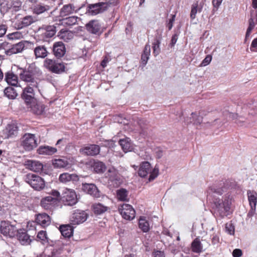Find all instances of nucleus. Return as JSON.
<instances>
[{
    "label": "nucleus",
    "instance_id": "f257e3e1",
    "mask_svg": "<svg viewBox=\"0 0 257 257\" xmlns=\"http://www.w3.org/2000/svg\"><path fill=\"white\" fill-rule=\"evenodd\" d=\"M226 188L223 184H214L207 190V199L212 203V209L215 217L222 219L231 214L232 212V198L229 194L221 196L225 192Z\"/></svg>",
    "mask_w": 257,
    "mask_h": 257
},
{
    "label": "nucleus",
    "instance_id": "f03ea898",
    "mask_svg": "<svg viewBox=\"0 0 257 257\" xmlns=\"http://www.w3.org/2000/svg\"><path fill=\"white\" fill-rule=\"evenodd\" d=\"M158 173V168L155 167L154 169H152L150 163L147 161L143 162L140 164L138 171L139 175L141 177H145L150 174L149 181H152L156 178Z\"/></svg>",
    "mask_w": 257,
    "mask_h": 257
},
{
    "label": "nucleus",
    "instance_id": "7ed1b4c3",
    "mask_svg": "<svg viewBox=\"0 0 257 257\" xmlns=\"http://www.w3.org/2000/svg\"><path fill=\"white\" fill-rule=\"evenodd\" d=\"M25 180L35 190L40 191L45 187L44 179L36 174H28L26 176Z\"/></svg>",
    "mask_w": 257,
    "mask_h": 257
},
{
    "label": "nucleus",
    "instance_id": "20e7f679",
    "mask_svg": "<svg viewBox=\"0 0 257 257\" xmlns=\"http://www.w3.org/2000/svg\"><path fill=\"white\" fill-rule=\"evenodd\" d=\"M116 0H110L106 3H99L88 6L87 13L94 16L105 11L110 5H115Z\"/></svg>",
    "mask_w": 257,
    "mask_h": 257
},
{
    "label": "nucleus",
    "instance_id": "39448f33",
    "mask_svg": "<svg viewBox=\"0 0 257 257\" xmlns=\"http://www.w3.org/2000/svg\"><path fill=\"white\" fill-rule=\"evenodd\" d=\"M44 66L51 72L57 74L61 73L65 70L63 63L51 59H46L44 60Z\"/></svg>",
    "mask_w": 257,
    "mask_h": 257
},
{
    "label": "nucleus",
    "instance_id": "423d86ee",
    "mask_svg": "<svg viewBox=\"0 0 257 257\" xmlns=\"http://www.w3.org/2000/svg\"><path fill=\"white\" fill-rule=\"evenodd\" d=\"M21 145L28 151H31L38 146L35 136L32 134H25L21 139Z\"/></svg>",
    "mask_w": 257,
    "mask_h": 257
},
{
    "label": "nucleus",
    "instance_id": "0eeeda50",
    "mask_svg": "<svg viewBox=\"0 0 257 257\" xmlns=\"http://www.w3.org/2000/svg\"><path fill=\"white\" fill-rule=\"evenodd\" d=\"M18 231V228L9 221H2L0 223V231L5 236L10 237H14Z\"/></svg>",
    "mask_w": 257,
    "mask_h": 257
},
{
    "label": "nucleus",
    "instance_id": "6e6552de",
    "mask_svg": "<svg viewBox=\"0 0 257 257\" xmlns=\"http://www.w3.org/2000/svg\"><path fill=\"white\" fill-rule=\"evenodd\" d=\"M119 211L122 217L126 220H132L135 217V210L128 204H123L119 208Z\"/></svg>",
    "mask_w": 257,
    "mask_h": 257
},
{
    "label": "nucleus",
    "instance_id": "1a4fd4ad",
    "mask_svg": "<svg viewBox=\"0 0 257 257\" xmlns=\"http://www.w3.org/2000/svg\"><path fill=\"white\" fill-rule=\"evenodd\" d=\"M64 201L67 205L72 206L77 202V198L74 191L71 189H67L63 196Z\"/></svg>",
    "mask_w": 257,
    "mask_h": 257
},
{
    "label": "nucleus",
    "instance_id": "9d476101",
    "mask_svg": "<svg viewBox=\"0 0 257 257\" xmlns=\"http://www.w3.org/2000/svg\"><path fill=\"white\" fill-rule=\"evenodd\" d=\"M80 152L86 156H95L100 152V147L96 145H90L80 149Z\"/></svg>",
    "mask_w": 257,
    "mask_h": 257
},
{
    "label": "nucleus",
    "instance_id": "9b49d317",
    "mask_svg": "<svg viewBox=\"0 0 257 257\" xmlns=\"http://www.w3.org/2000/svg\"><path fill=\"white\" fill-rule=\"evenodd\" d=\"M34 88L35 87L32 86H28L23 90L22 97L27 104L31 103L36 100L34 98Z\"/></svg>",
    "mask_w": 257,
    "mask_h": 257
},
{
    "label": "nucleus",
    "instance_id": "f8f14e48",
    "mask_svg": "<svg viewBox=\"0 0 257 257\" xmlns=\"http://www.w3.org/2000/svg\"><path fill=\"white\" fill-rule=\"evenodd\" d=\"M53 7V5L52 4L39 3L32 7V11L33 14L39 15L48 12Z\"/></svg>",
    "mask_w": 257,
    "mask_h": 257
},
{
    "label": "nucleus",
    "instance_id": "ddd939ff",
    "mask_svg": "<svg viewBox=\"0 0 257 257\" xmlns=\"http://www.w3.org/2000/svg\"><path fill=\"white\" fill-rule=\"evenodd\" d=\"M21 70L22 72L20 73V79L24 81L30 83V85L37 88L38 83L35 80L34 77L28 72L26 69H21Z\"/></svg>",
    "mask_w": 257,
    "mask_h": 257
},
{
    "label": "nucleus",
    "instance_id": "4468645a",
    "mask_svg": "<svg viewBox=\"0 0 257 257\" xmlns=\"http://www.w3.org/2000/svg\"><path fill=\"white\" fill-rule=\"evenodd\" d=\"M82 189L85 193L94 197L98 198L100 197L99 191L94 184L83 183Z\"/></svg>",
    "mask_w": 257,
    "mask_h": 257
},
{
    "label": "nucleus",
    "instance_id": "2eb2a0df",
    "mask_svg": "<svg viewBox=\"0 0 257 257\" xmlns=\"http://www.w3.org/2000/svg\"><path fill=\"white\" fill-rule=\"evenodd\" d=\"M86 219L87 214L85 212L77 211L72 214L70 221L73 224H78L84 222Z\"/></svg>",
    "mask_w": 257,
    "mask_h": 257
},
{
    "label": "nucleus",
    "instance_id": "dca6fc26",
    "mask_svg": "<svg viewBox=\"0 0 257 257\" xmlns=\"http://www.w3.org/2000/svg\"><path fill=\"white\" fill-rule=\"evenodd\" d=\"M56 27L55 25L45 26L40 29L43 39L52 37L56 33Z\"/></svg>",
    "mask_w": 257,
    "mask_h": 257
},
{
    "label": "nucleus",
    "instance_id": "f3484780",
    "mask_svg": "<svg viewBox=\"0 0 257 257\" xmlns=\"http://www.w3.org/2000/svg\"><path fill=\"white\" fill-rule=\"evenodd\" d=\"M25 165L26 168L36 172H41L43 168V165L41 163L34 160H27L25 162Z\"/></svg>",
    "mask_w": 257,
    "mask_h": 257
},
{
    "label": "nucleus",
    "instance_id": "a211bd4d",
    "mask_svg": "<svg viewBox=\"0 0 257 257\" xmlns=\"http://www.w3.org/2000/svg\"><path fill=\"white\" fill-rule=\"evenodd\" d=\"M205 115L204 111L201 110L199 112H194L191 113L188 123H192L195 125H200L203 120V116Z\"/></svg>",
    "mask_w": 257,
    "mask_h": 257
},
{
    "label": "nucleus",
    "instance_id": "6ab92c4d",
    "mask_svg": "<svg viewBox=\"0 0 257 257\" xmlns=\"http://www.w3.org/2000/svg\"><path fill=\"white\" fill-rule=\"evenodd\" d=\"M18 133V128L16 124H9L4 131L3 136L5 139H9L16 136Z\"/></svg>",
    "mask_w": 257,
    "mask_h": 257
},
{
    "label": "nucleus",
    "instance_id": "aec40b11",
    "mask_svg": "<svg viewBox=\"0 0 257 257\" xmlns=\"http://www.w3.org/2000/svg\"><path fill=\"white\" fill-rule=\"evenodd\" d=\"M58 202L55 197L48 196L42 199L41 201V206L45 209H51L52 207L57 204Z\"/></svg>",
    "mask_w": 257,
    "mask_h": 257
},
{
    "label": "nucleus",
    "instance_id": "412c9836",
    "mask_svg": "<svg viewBox=\"0 0 257 257\" xmlns=\"http://www.w3.org/2000/svg\"><path fill=\"white\" fill-rule=\"evenodd\" d=\"M53 51L56 57L61 58L63 56L65 53V47L64 44L61 42H56L53 45Z\"/></svg>",
    "mask_w": 257,
    "mask_h": 257
},
{
    "label": "nucleus",
    "instance_id": "4be33fe9",
    "mask_svg": "<svg viewBox=\"0 0 257 257\" xmlns=\"http://www.w3.org/2000/svg\"><path fill=\"white\" fill-rule=\"evenodd\" d=\"M16 235L22 244H29L31 241L30 236L24 229H18Z\"/></svg>",
    "mask_w": 257,
    "mask_h": 257
},
{
    "label": "nucleus",
    "instance_id": "5701e85b",
    "mask_svg": "<svg viewBox=\"0 0 257 257\" xmlns=\"http://www.w3.org/2000/svg\"><path fill=\"white\" fill-rule=\"evenodd\" d=\"M76 12L77 10L74 6L72 4H69L64 5L61 9L60 16L61 17H64Z\"/></svg>",
    "mask_w": 257,
    "mask_h": 257
},
{
    "label": "nucleus",
    "instance_id": "b1692460",
    "mask_svg": "<svg viewBox=\"0 0 257 257\" xmlns=\"http://www.w3.org/2000/svg\"><path fill=\"white\" fill-rule=\"evenodd\" d=\"M36 221L38 224L43 227L49 225L51 223L50 217L46 213H41L37 215Z\"/></svg>",
    "mask_w": 257,
    "mask_h": 257
},
{
    "label": "nucleus",
    "instance_id": "393cba45",
    "mask_svg": "<svg viewBox=\"0 0 257 257\" xmlns=\"http://www.w3.org/2000/svg\"><path fill=\"white\" fill-rule=\"evenodd\" d=\"M85 27L88 32L94 34L98 33L100 29V26L96 20L90 21L86 25Z\"/></svg>",
    "mask_w": 257,
    "mask_h": 257
},
{
    "label": "nucleus",
    "instance_id": "a878e982",
    "mask_svg": "<svg viewBox=\"0 0 257 257\" xmlns=\"http://www.w3.org/2000/svg\"><path fill=\"white\" fill-rule=\"evenodd\" d=\"M25 42H26L21 41L15 45H11V47L7 51V55H11L14 54L21 52L25 48Z\"/></svg>",
    "mask_w": 257,
    "mask_h": 257
},
{
    "label": "nucleus",
    "instance_id": "bb28decb",
    "mask_svg": "<svg viewBox=\"0 0 257 257\" xmlns=\"http://www.w3.org/2000/svg\"><path fill=\"white\" fill-rule=\"evenodd\" d=\"M79 179L78 176L75 174H70L67 173L61 174L59 176V180L60 182L66 183L71 181H77Z\"/></svg>",
    "mask_w": 257,
    "mask_h": 257
},
{
    "label": "nucleus",
    "instance_id": "cd10ccee",
    "mask_svg": "<svg viewBox=\"0 0 257 257\" xmlns=\"http://www.w3.org/2000/svg\"><path fill=\"white\" fill-rule=\"evenodd\" d=\"M57 149L49 146H42L38 149V153L40 155H52L57 152Z\"/></svg>",
    "mask_w": 257,
    "mask_h": 257
},
{
    "label": "nucleus",
    "instance_id": "c85d7f7f",
    "mask_svg": "<svg viewBox=\"0 0 257 257\" xmlns=\"http://www.w3.org/2000/svg\"><path fill=\"white\" fill-rule=\"evenodd\" d=\"M30 104V107L31 110L34 113L37 115L42 114L45 109V106L43 104L41 103H37L36 100L34 102H32Z\"/></svg>",
    "mask_w": 257,
    "mask_h": 257
},
{
    "label": "nucleus",
    "instance_id": "c756f323",
    "mask_svg": "<svg viewBox=\"0 0 257 257\" xmlns=\"http://www.w3.org/2000/svg\"><path fill=\"white\" fill-rule=\"evenodd\" d=\"M36 21L35 18L32 16H27L24 17L21 21L18 23V29H22L27 27Z\"/></svg>",
    "mask_w": 257,
    "mask_h": 257
},
{
    "label": "nucleus",
    "instance_id": "7c9ffc66",
    "mask_svg": "<svg viewBox=\"0 0 257 257\" xmlns=\"http://www.w3.org/2000/svg\"><path fill=\"white\" fill-rule=\"evenodd\" d=\"M5 79L7 82L11 85L17 86L18 83V76L11 71L6 74Z\"/></svg>",
    "mask_w": 257,
    "mask_h": 257
},
{
    "label": "nucleus",
    "instance_id": "2f4dec72",
    "mask_svg": "<svg viewBox=\"0 0 257 257\" xmlns=\"http://www.w3.org/2000/svg\"><path fill=\"white\" fill-rule=\"evenodd\" d=\"M191 250L193 252L199 253L203 251V245L199 238H196L191 243Z\"/></svg>",
    "mask_w": 257,
    "mask_h": 257
},
{
    "label": "nucleus",
    "instance_id": "473e14b6",
    "mask_svg": "<svg viewBox=\"0 0 257 257\" xmlns=\"http://www.w3.org/2000/svg\"><path fill=\"white\" fill-rule=\"evenodd\" d=\"M119 144L124 152L126 153L131 151L132 143L128 138L120 139L119 141Z\"/></svg>",
    "mask_w": 257,
    "mask_h": 257
},
{
    "label": "nucleus",
    "instance_id": "72a5a7b5",
    "mask_svg": "<svg viewBox=\"0 0 257 257\" xmlns=\"http://www.w3.org/2000/svg\"><path fill=\"white\" fill-rule=\"evenodd\" d=\"M80 19L76 16L69 17L60 21L61 24L71 26L77 24L78 21Z\"/></svg>",
    "mask_w": 257,
    "mask_h": 257
},
{
    "label": "nucleus",
    "instance_id": "f704fd0d",
    "mask_svg": "<svg viewBox=\"0 0 257 257\" xmlns=\"http://www.w3.org/2000/svg\"><path fill=\"white\" fill-rule=\"evenodd\" d=\"M60 231L65 237H69L72 235L73 229L70 225H63L60 227Z\"/></svg>",
    "mask_w": 257,
    "mask_h": 257
},
{
    "label": "nucleus",
    "instance_id": "c9c22d12",
    "mask_svg": "<svg viewBox=\"0 0 257 257\" xmlns=\"http://www.w3.org/2000/svg\"><path fill=\"white\" fill-rule=\"evenodd\" d=\"M36 58H45L48 55V51L44 46H39L34 49Z\"/></svg>",
    "mask_w": 257,
    "mask_h": 257
},
{
    "label": "nucleus",
    "instance_id": "e433bc0d",
    "mask_svg": "<svg viewBox=\"0 0 257 257\" xmlns=\"http://www.w3.org/2000/svg\"><path fill=\"white\" fill-rule=\"evenodd\" d=\"M58 36L60 39L68 42L73 38V34L71 31L62 29L58 33Z\"/></svg>",
    "mask_w": 257,
    "mask_h": 257
},
{
    "label": "nucleus",
    "instance_id": "4c0bfd02",
    "mask_svg": "<svg viewBox=\"0 0 257 257\" xmlns=\"http://www.w3.org/2000/svg\"><path fill=\"white\" fill-rule=\"evenodd\" d=\"M94 212L97 214H101L106 212L108 207L100 203H96L92 205Z\"/></svg>",
    "mask_w": 257,
    "mask_h": 257
},
{
    "label": "nucleus",
    "instance_id": "58836bf2",
    "mask_svg": "<svg viewBox=\"0 0 257 257\" xmlns=\"http://www.w3.org/2000/svg\"><path fill=\"white\" fill-rule=\"evenodd\" d=\"M12 7V0H0V11L5 14Z\"/></svg>",
    "mask_w": 257,
    "mask_h": 257
},
{
    "label": "nucleus",
    "instance_id": "ea45409f",
    "mask_svg": "<svg viewBox=\"0 0 257 257\" xmlns=\"http://www.w3.org/2000/svg\"><path fill=\"white\" fill-rule=\"evenodd\" d=\"M249 205L256 207L257 203V193L254 191L249 190L247 192Z\"/></svg>",
    "mask_w": 257,
    "mask_h": 257
},
{
    "label": "nucleus",
    "instance_id": "a19ab883",
    "mask_svg": "<svg viewBox=\"0 0 257 257\" xmlns=\"http://www.w3.org/2000/svg\"><path fill=\"white\" fill-rule=\"evenodd\" d=\"M69 165V163L66 159H55L53 162V166L55 168H64Z\"/></svg>",
    "mask_w": 257,
    "mask_h": 257
},
{
    "label": "nucleus",
    "instance_id": "79ce46f5",
    "mask_svg": "<svg viewBox=\"0 0 257 257\" xmlns=\"http://www.w3.org/2000/svg\"><path fill=\"white\" fill-rule=\"evenodd\" d=\"M64 245L61 243L56 246L52 251L50 257H61L63 251Z\"/></svg>",
    "mask_w": 257,
    "mask_h": 257
},
{
    "label": "nucleus",
    "instance_id": "37998d69",
    "mask_svg": "<svg viewBox=\"0 0 257 257\" xmlns=\"http://www.w3.org/2000/svg\"><path fill=\"white\" fill-rule=\"evenodd\" d=\"M139 225L140 229L147 232L150 229V224L145 217H141L139 219Z\"/></svg>",
    "mask_w": 257,
    "mask_h": 257
},
{
    "label": "nucleus",
    "instance_id": "c03bdc74",
    "mask_svg": "<svg viewBox=\"0 0 257 257\" xmlns=\"http://www.w3.org/2000/svg\"><path fill=\"white\" fill-rule=\"evenodd\" d=\"M28 72L32 74L33 77L36 75L41 74V71L35 63H32L29 65L26 69Z\"/></svg>",
    "mask_w": 257,
    "mask_h": 257
},
{
    "label": "nucleus",
    "instance_id": "a18cd8bd",
    "mask_svg": "<svg viewBox=\"0 0 257 257\" xmlns=\"http://www.w3.org/2000/svg\"><path fill=\"white\" fill-rule=\"evenodd\" d=\"M229 116L232 119H236L235 122L239 125H242L243 123L245 121V118L242 115H238V114H233L231 113H228Z\"/></svg>",
    "mask_w": 257,
    "mask_h": 257
},
{
    "label": "nucleus",
    "instance_id": "49530a36",
    "mask_svg": "<svg viewBox=\"0 0 257 257\" xmlns=\"http://www.w3.org/2000/svg\"><path fill=\"white\" fill-rule=\"evenodd\" d=\"M94 170L97 173H102L106 169L105 165L101 162L97 161L94 163Z\"/></svg>",
    "mask_w": 257,
    "mask_h": 257
},
{
    "label": "nucleus",
    "instance_id": "de8ad7c7",
    "mask_svg": "<svg viewBox=\"0 0 257 257\" xmlns=\"http://www.w3.org/2000/svg\"><path fill=\"white\" fill-rule=\"evenodd\" d=\"M5 95L10 99H14L17 96V93L14 88L12 87H8L4 90Z\"/></svg>",
    "mask_w": 257,
    "mask_h": 257
},
{
    "label": "nucleus",
    "instance_id": "09e8293b",
    "mask_svg": "<svg viewBox=\"0 0 257 257\" xmlns=\"http://www.w3.org/2000/svg\"><path fill=\"white\" fill-rule=\"evenodd\" d=\"M150 51V46L149 45H146L145 47L144 53L142 55L141 58L142 62L144 63V64H146V63H147V61L149 58Z\"/></svg>",
    "mask_w": 257,
    "mask_h": 257
},
{
    "label": "nucleus",
    "instance_id": "8fccbe9b",
    "mask_svg": "<svg viewBox=\"0 0 257 257\" xmlns=\"http://www.w3.org/2000/svg\"><path fill=\"white\" fill-rule=\"evenodd\" d=\"M127 195V191L125 189L122 188L117 191V196L119 200L123 201H128Z\"/></svg>",
    "mask_w": 257,
    "mask_h": 257
},
{
    "label": "nucleus",
    "instance_id": "3c124183",
    "mask_svg": "<svg viewBox=\"0 0 257 257\" xmlns=\"http://www.w3.org/2000/svg\"><path fill=\"white\" fill-rule=\"evenodd\" d=\"M107 177L112 181L117 178L118 171L114 168H109L107 172Z\"/></svg>",
    "mask_w": 257,
    "mask_h": 257
},
{
    "label": "nucleus",
    "instance_id": "603ef678",
    "mask_svg": "<svg viewBox=\"0 0 257 257\" xmlns=\"http://www.w3.org/2000/svg\"><path fill=\"white\" fill-rule=\"evenodd\" d=\"M161 43L159 39H157L155 40V42L153 44V53L155 56H157L160 51V44Z\"/></svg>",
    "mask_w": 257,
    "mask_h": 257
},
{
    "label": "nucleus",
    "instance_id": "864d4df0",
    "mask_svg": "<svg viewBox=\"0 0 257 257\" xmlns=\"http://www.w3.org/2000/svg\"><path fill=\"white\" fill-rule=\"evenodd\" d=\"M37 237L41 241L43 244L48 242V238L47 234L45 231H40L38 232Z\"/></svg>",
    "mask_w": 257,
    "mask_h": 257
},
{
    "label": "nucleus",
    "instance_id": "5fc2aeb1",
    "mask_svg": "<svg viewBox=\"0 0 257 257\" xmlns=\"http://www.w3.org/2000/svg\"><path fill=\"white\" fill-rule=\"evenodd\" d=\"M11 47V44L8 42H4L0 44V52H4L7 55V51Z\"/></svg>",
    "mask_w": 257,
    "mask_h": 257
},
{
    "label": "nucleus",
    "instance_id": "6e6d98bb",
    "mask_svg": "<svg viewBox=\"0 0 257 257\" xmlns=\"http://www.w3.org/2000/svg\"><path fill=\"white\" fill-rule=\"evenodd\" d=\"M225 230L230 235H233L234 233V227L230 222L226 224Z\"/></svg>",
    "mask_w": 257,
    "mask_h": 257
},
{
    "label": "nucleus",
    "instance_id": "4d7b16f0",
    "mask_svg": "<svg viewBox=\"0 0 257 257\" xmlns=\"http://www.w3.org/2000/svg\"><path fill=\"white\" fill-rule=\"evenodd\" d=\"M198 4L197 3L194 4L191 8L190 13V17L192 19H194L196 17V14L198 11Z\"/></svg>",
    "mask_w": 257,
    "mask_h": 257
},
{
    "label": "nucleus",
    "instance_id": "13d9d810",
    "mask_svg": "<svg viewBox=\"0 0 257 257\" xmlns=\"http://www.w3.org/2000/svg\"><path fill=\"white\" fill-rule=\"evenodd\" d=\"M223 0H212V3L213 7L212 12L215 13L217 11L219 7L221 5Z\"/></svg>",
    "mask_w": 257,
    "mask_h": 257
},
{
    "label": "nucleus",
    "instance_id": "bf43d9fd",
    "mask_svg": "<svg viewBox=\"0 0 257 257\" xmlns=\"http://www.w3.org/2000/svg\"><path fill=\"white\" fill-rule=\"evenodd\" d=\"M8 37L10 39L12 40L19 39L23 37V35L21 33L16 32L8 35Z\"/></svg>",
    "mask_w": 257,
    "mask_h": 257
},
{
    "label": "nucleus",
    "instance_id": "052dcab7",
    "mask_svg": "<svg viewBox=\"0 0 257 257\" xmlns=\"http://www.w3.org/2000/svg\"><path fill=\"white\" fill-rule=\"evenodd\" d=\"M212 60V56L210 55H208L206 57L203 59L201 63V66H205L208 65Z\"/></svg>",
    "mask_w": 257,
    "mask_h": 257
},
{
    "label": "nucleus",
    "instance_id": "680f3d73",
    "mask_svg": "<svg viewBox=\"0 0 257 257\" xmlns=\"http://www.w3.org/2000/svg\"><path fill=\"white\" fill-rule=\"evenodd\" d=\"M212 244L214 245H218L220 242L219 237L217 234H213L211 239Z\"/></svg>",
    "mask_w": 257,
    "mask_h": 257
},
{
    "label": "nucleus",
    "instance_id": "e2e57ef3",
    "mask_svg": "<svg viewBox=\"0 0 257 257\" xmlns=\"http://www.w3.org/2000/svg\"><path fill=\"white\" fill-rule=\"evenodd\" d=\"M175 14L173 15L172 18L170 19L169 22L167 25V27H168L169 30H170L172 29L173 23L175 21Z\"/></svg>",
    "mask_w": 257,
    "mask_h": 257
},
{
    "label": "nucleus",
    "instance_id": "0e129e2a",
    "mask_svg": "<svg viewBox=\"0 0 257 257\" xmlns=\"http://www.w3.org/2000/svg\"><path fill=\"white\" fill-rule=\"evenodd\" d=\"M242 254V252L240 249H235L232 252V256L233 257H240Z\"/></svg>",
    "mask_w": 257,
    "mask_h": 257
},
{
    "label": "nucleus",
    "instance_id": "69168bd1",
    "mask_svg": "<svg viewBox=\"0 0 257 257\" xmlns=\"http://www.w3.org/2000/svg\"><path fill=\"white\" fill-rule=\"evenodd\" d=\"M50 196L52 197H55L57 199V202L59 201V198L60 196V193L57 190H52L50 193Z\"/></svg>",
    "mask_w": 257,
    "mask_h": 257
},
{
    "label": "nucleus",
    "instance_id": "338daca9",
    "mask_svg": "<svg viewBox=\"0 0 257 257\" xmlns=\"http://www.w3.org/2000/svg\"><path fill=\"white\" fill-rule=\"evenodd\" d=\"M154 257H165L164 252L162 251L157 250L153 252Z\"/></svg>",
    "mask_w": 257,
    "mask_h": 257
},
{
    "label": "nucleus",
    "instance_id": "774afa93",
    "mask_svg": "<svg viewBox=\"0 0 257 257\" xmlns=\"http://www.w3.org/2000/svg\"><path fill=\"white\" fill-rule=\"evenodd\" d=\"M7 31V27L4 25H0V37L4 36Z\"/></svg>",
    "mask_w": 257,
    "mask_h": 257
}]
</instances>
